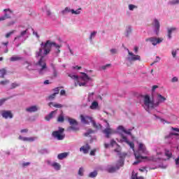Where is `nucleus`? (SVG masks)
<instances>
[{"label":"nucleus","mask_w":179,"mask_h":179,"mask_svg":"<svg viewBox=\"0 0 179 179\" xmlns=\"http://www.w3.org/2000/svg\"><path fill=\"white\" fill-rule=\"evenodd\" d=\"M3 118L8 120V118H13V115L10 110H3L1 113Z\"/></svg>","instance_id":"obj_11"},{"label":"nucleus","mask_w":179,"mask_h":179,"mask_svg":"<svg viewBox=\"0 0 179 179\" xmlns=\"http://www.w3.org/2000/svg\"><path fill=\"white\" fill-rule=\"evenodd\" d=\"M42 54L43 48H40L38 50H37L35 53L36 58L41 57L40 59L36 63V65L41 67L39 70L40 75H43L44 72H47V63H45V60H44V56H42Z\"/></svg>","instance_id":"obj_1"},{"label":"nucleus","mask_w":179,"mask_h":179,"mask_svg":"<svg viewBox=\"0 0 179 179\" xmlns=\"http://www.w3.org/2000/svg\"><path fill=\"white\" fill-rule=\"evenodd\" d=\"M57 111H58V110L50 112L49 115L45 117V120H46V121H50V120L54 117L55 114H57Z\"/></svg>","instance_id":"obj_17"},{"label":"nucleus","mask_w":179,"mask_h":179,"mask_svg":"<svg viewBox=\"0 0 179 179\" xmlns=\"http://www.w3.org/2000/svg\"><path fill=\"white\" fill-rule=\"evenodd\" d=\"M96 34H97V31H93L92 33H91L90 36V40H93V37H94V36H96Z\"/></svg>","instance_id":"obj_44"},{"label":"nucleus","mask_w":179,"mask_h":179,"mask_svg":"<svg viewBox=\"0 0 179 179\" xmlns=\"http://www.w3.org/2000/svg\"><path fill=\"white\" fill-rule=\"evenodd\" d=\"M143 101L144 106L148 108H155V107L159 106V102L155 103L153 101L150 100V96H149V95L143 96Z\"/></svg>","instance_id":"obj_4"},{"label":"nucleus","mask_w":179,"mask_h":179,"mask_svg":"<svg viewBox=\"0 0 179 179\" xmlns=\"http://www.w3.org/2000/svg\"><path fill=\"white\" fill-rule=\"evenodd\" d=\"M164 155L166 157H167L168 160L173 157V152H171V151L169 150L168 149H165Z\"/></svg>","instance_id":"obj_22"},{"label":"nucleus","mask_w":179,"mask_h":179,"mask_svg":"<svg viewBox=\"0 0 179 179\" xmlns=\"http://www.w3.org/2000/svg\"><path fill=\"white\" fill-rule=\"evenodd\" d=\"M104 122L107 124V128H106L104 130H103V133L105 134L106 138H110V135L113 134V130L111 128H110V124L107 120H104Z\"/></svg>","instance_id":"obj_10"},{"label":"nucleus","mask_w":179,"mask_h":179,"mask_svg":"<svg viewBox=\"0 0 179 179\" xmlns=\"http://www.w3.org/2000/svg\"><path fill=\"white\" fill-rule=\"evenodd\" d=\"M80 117L81 122L83 124H90V122H93V117L90 116L80 115Z\"/></svg>","instance_id":"obj_8"},{"label":"nucleus","mask_w":179,"mask_h":179,"mask_svg":"<svg viewBox=\"0 0 179 179\" xmlns=\"http://www.w3.org/2000/svg\"><path fill=\"white\" fill-rule=\"evenodd\" d=\"M52 167L55 169V170H60L61 169V165L59 163L55 162L52 164Z\"/></svg>","instance_id":"obj_32"},{"label":"nucleus","mask_w":179,"mask_h":179,"mask_svg":"<svg viewBox=\"0 0 179 179\" xmlns=\"http://www.w3.org/2000/svg\"><path fill=\"white\" fill-rule=\"evenodd\" d=\"M127 143V145H129L130 146V148H131V149H133V150H134V149H135V144L134 143L129 141Z\"/></svg>","instance_id":"obj_45"},{"label":"nucleus","mask_w":179,"mask_h":179,"mask_svg":"<svg viewBox=\"0 0 179 179\" xmlns=\"http://www.w3.org/2000/svg\"><path fill=\"white\" fill-rule=\"evenodd\" d=\"M97 107H99V103L95 101L92 103L91 106H90V108L91 110H96Z\"/></svg>","instance_id":"obj_24"},{"label":"nucleus","mask_w":179,"mask_h":179,"mask_svg":"<svg viewBox=\"0 0 179 179\" xmlns=\"http://www.w3.org/2000/svg\"><path fill=\"white\" fill-rule=\"evenodd\" d=\"M19 139H20V141H24V142H26V141L34 142L35 138L34 137L27 138V137H23L22 136H20Z\"/></svg>","instance_id":"obj_18"},{"label":"nucleus","mask_w":179,"mask_h":179,"mask_svg":"<svg viewBox=\"0 0 179 179\" xmlns=\"http://www.w3.org/2000/svg\"><path fill=\"white\" fill-rule=\"evenodd\" d=\"M91 134H94V130L90 129L86 133L84 134V136H89V135H90Z\"/></svg>","instance_id":"obj_34"},{"label":"nucleus","mask_w":179,"mask_h":179,"mask_svg":"<svg viewBox=\"0 0 179 179\" xmlns=\"http://www.w3.org/2000/svg\"><path fill=\"white\" fill-rule=\"evenodd\" d=\"M37 110H38V108L36 106H32L29 108H27L25 109V110L27 113H36V111H37Z\"/></svg>","instance_id":"obj_19"},{"label":"nucleus","mask_w":179,"mask_h":179,"mask_svg":"<svg viewBox=\"0 0 179 179\" xmlns=\"http://www.w3.org/2000/svg\"><path fill=\"white\" fill-rule=\"evenodd\" d=\"M57 96V94L53 93L52 94H50L48 99V100H54L55 99V97Z\"/></svg>","instance_id":"obj_42"},{"label":"nucleus","mask_w":179,"mask_h":179,"mask_svg":"<svg viewBox=\"0 0 179 179\" xmlns=\"http://www.w3.org/2000/svg\"><path fill=\"white\" fill-rule=\"evenodd\" d=\"M72 10H71V8H68V7H66L64 8V10L62 11V13L63 15H65L66 13H69V12H71Z\"/></svg>","instance_id":"obj_37"},{"label":"nucleus","mask_w":179,"mask_h":179,"mask_svg":"<svg viewBox=\"0 0 179 179\" xmlns=\"http://www.w3.org/2000/svg\"><path fill=\"white\" fill-rule=\"evenodd\" d=\"M138 8V6L134 5V4H130L129 5V10H134V9Z\"/></svg>","instance_id":"obj_43"},{"label":"nucleus","mask_w":179,"mask_h":179,"mask_svg":"<svg viewBox=\"0 0 179 179\" xmlns=\"http://www.w3.org/2000/svg\"><path fill=\"white\" fill-rule=\"evenodd\" d=\"M142 154L148 155V150H146V146H145L143 143H140L138 145V150L134 152V156L136 159V161L133 163L134 166L141 163L140 159L141 160L148 159V157H143L142 156Z\"/></svg>","instance_id":"obj_2"},{"label":"nucleus","mask_w":179,"mask_h":179,"mask_svg":"<svg viewBox=\"0 0 179 179\" xmlns=\"http://www.w3.org/2000/svg\"><path fill=\"white\" fill-rule=\"evenodd\" d=\"M172 55H173V58H176V57L177 55V50H172Z\"/></svg>","instance_id":"obj_58"},{"label":"nucleus","mask_w":179,"mask_h":179,"mask_svg":"<svg viewBox=\"0 0 179 179\" xmlns=\"http://www.w3.org/2000/svg\"><path fill=\"white\" fill-rule=\"evenodd\" d=\"M20 132H21V134L27 133V132H29V129H21Z\"/></svg>","instance_id":"obj_59"},{"label":"nucleus","mask_w":179,"mask_h":179,"mask_svg":"<svg viewBox=\"0 0 179 179\" xmlns=\"http://www.w3.org/2000/svg\"><path fill=\"white\" fill-rule=\"evenodd\" d=\"M92 127H93L94 128H96V129H101L102 126H101V124H100L99 123H96V122H94V120H93L92 122Z\"/></svg>","instance_id":"obj_28"},{"label":"nucleus","mask_w":179,"mask_h":179,"mask_svg":"<svg viewBox=\"0 0 179 179\" xmlns=\"http://www.w3.org/2000/svg\"><path fill=\"white\" fill-rule=\"evenodd\" d=\"M53 92H55V94H58L59 93V87H56L53 89Z\"/></svg>","instance_id":"obj_51"},{"label":"nucleus","mask_w":179,"mask_h":179,"mask_svg":"<svg viewBox=\"0 0 179 179\" xmlns=\"http://www.w3.org/2000/svg\"><path fill=\"white\" fill-rule=\"evenodd\" d=\"M114 152L117 153V155L120 156V159H124L125 156H127V154L125 153H121V147H118L117 148L114 150Z\"/></svg>","instance_id":"obj_14"},{"label":"nucleus","mask_w":179,"mask_h":179,"mask_svg":"<svg viewBox=\"0 0 179 179\" xmlns=\"http://www.w3.org/2000/svg\"><path fill=\"white\" fill-rule=\"evenodd\" d=\"M16 32V30H13L8 33H7L5 36L6 38H9L12 36V34H15Z\"/></svg>","instance_id":"obj_36"},{"label":"nucleus","mask_w":179,"mask_h":179,"mask_svg":"<svg viewBox=\"0 0 179 179\" xmlns=\"http://www.w3.org/2000/svg\"><path fill=\"white\" fill-rule=\"evenodd\" d=\"M179 0H172L169 1V5H178Z\"/></svg>","instance_id":"obj_41"},{"label":"nucleus","mask_w":179,"mask_h":179,"mask_svg":"<svg viewBox=\"0 0 179 179\" xmlns=\"http://www.w3.org/2000/svg\"><path fill=\"white\" fill-rule=\"evenodd\" d=\"M6 13L4 14L5 19H10L12 13H13V11L10 10L9 8H6L3 10Z\"/></svg>","instance_id":"obj_15"},{"label":"nucleus","mask_w":179,"mask_h":179,"mask_svg":"<svg viewBox=\"0 0 179 179\" xmlns=\"http://www.w3.org/2000/svg\"><path fill=\"white\" fill-rule=\"evenodd\" d=\"M65 93H66V92H65L64 90H62L60 91V95H61V96L65 95Z\"/></svg>","instance_id":"obj_63"},{"label":"nucleus","mask_w":179,"mask_h":179,"mask_svg":"<svg viewBox=\"0 0 179 179\" xmlns=\"http://www.w3.org/2000/svg\"><path fill=\"white\" fill-rule=\"evenodd\" d=\"M53 76H55V78H57V76H58V72L57 71V69L53 70Z\"/></svg>","instance_id":"obj_55"},{"label":"nucleus","mask_w":179,"mask_h":179,"mask_svg":"<svg viewBox=\"0 0 179 179\" xmlns=\"http://www.w3.org/2000/svg\"><path fill=\"white\" fill-rule=\"evenodd\" d=\"M119 169H120V166H117L116 167L111 166L108 169V173H115V171H117V170H118Z\"/></svg>","instance_id":"obj_27"},{"label":"nucleus","mask_w":179,"mask_h":179,"mask_svg":"<svg viewBox=\"0 0 179 179\" xmlns=\"http://www.w3.org/2000/svg\"><path fill=\"white\" fill-rule=\"evenodd\" d=\"M22 59H23V57L19 55L13 56L12 57L10 58V61L11 62H15L16 61H22Z\"/></svg>","instance_id":"obj_20"},{"label":"nucleus","mask_w":179,"mask_h":179,"mask_svg":"<svg viewBox=\"0 0 179 179\" xmlns=\"http://www.w3.org/2000/svg\"><path fill=\"white\" fill-rule=\"evenodd\" d=\"M8 99H0V106H2V104H3V103H5V101H6Z\"/></svg>","instance_id":"obj_54"},{"label":"nucleus","mask_w":179,"mask_h":179,"mask_svg":"<svg viewBox=\"0 0 179 179\" xmlns=\"http://www.w3.org/2000/svg\"><path fill=\"white\" fill-rule=\"evenodd\" d=\"M132 31V29L131 28V27H128L127 29V36H129V34H131Z\"/></svg>","instance_id":"obj_49"},{"label":"nucleus","mask_w":179,"mask_h":179,"mask_svg":"<svg viewBox=\"0 0 179 179\" xmlns=\"http://www.w3.org/2000/svg\"><path fill=\"white\" fill-rule=\"evenodd\" d=\"M80 10H82V8H79L77 10L71 9V12L73 15H80Z\"/></svg>","instance_id":"obj_30"},{"label":"nucleus","mask_w":179,"mask_h":179,"mask_svg":"<svg viewBox=\"0 0 179 179\" xmlns=\"http://www.w3.org/2000/svg\"><path fill=\"white\" fill-rule=\"evenodd\" d=\"M111 54L114 55V54H117V50L116 49H111L110 50Z\"/></svg>","instance_id":"obj_60"},{"label":"nucleus","mask_w":179,"mask_h":179,"mask_svg":"<svg viewBox=\"0 0 179 179\" xmlns=\"http://www.w3.org/2000/svg\"><path fill=\"white\" fill-rule=\"evenodd\" d=\"M128 54L130 57H127V59L130 62L132 61H141V56L134 55L132 52H129V50H128Z\"/></svg>","instance_id":"obj_9"},{"label":"nucleus","mask_w":179,"mask_h":179,"mask_svg":"<svg viewBox=\"0 0 179 179\" xmlns=\"http://www.w3.org/2000/svg\"><path fill=\"white\" fill-rule=\"evenodd\" d=\"M69 77L71 79H73L74 80H78V79H79V76L76 75L69 74Z\"/></svg>","instance_id":"obj_39"},{"label":"nucleus","mask_w":179,"mask_h":179,"mask_svg":"<svg viewBox=\"0 0 179 179\" xmlns=\"http://www.w3.org/2000/svg\"><path fill=\"white\" fill-rule=\"evenodd\" d=\"M68 152L60 153L57 155V159H59V160H63V159H66V157H68Z\"/></svg>","instance_id":"obj_21"},{"label":"nucleus","mask_w":179,"mask_h":179,"mask_svg":"<svg viewBox=\"0 0 179 179\" xmlns=\"http://www.w3.org/2000/svg\"><path fill=\"white\" fill-rule=\"evenodd\" d=\"M65 131V129L59 127V131H55L52 132V135L57 139V141H62L65 138V134H64V131Z\"/></svg>","instance_id":"obj_5"},{"label":"nucleus","mask_w":179,"mask_h":179,"mask_svg":"<svg viewBox=\"0 0 179 179\" xmlns=\"http://www.w3.org/2000/svg\"><path fill=\"white\" fill-rule=\"evenodd\" d=\"M9 83H10L9 80H1L0 81V85H1V86H5L8 85Z\"/></svg>","instance_id":"obj_38"},{"label":"nucleus","mask_w":179,"mask_h":179,"mask_svg":"<svg viewBox=\"0 0 179 179\" xmlns=\"http://www.w3.org/2000/svg\"><path fill=\"white\" fill-rule=\"evenodd\" d=\"M41 46L43 50V55H48V54L51 52V48H52V46L55 47V48L57 49V54H59V52H61V50H59V48H61L62 45L56 44L55 42L51 41L50 40H48L45 43H41Z\"/></svg>","instance_id":"obj_3"},{"label":"nucleus","mask_w":179,"mask_h":179,"mask_svg":"<svg viewBox=\"0 0 179 179\" xmlns=\"http://www.w3.org/2000/svg\"><path fill=\"white\" fill-rule=\"evenodd\" d=\"M53 107L56 108H62L63 106L61 103H55L53 104Z\"/></svg>","instance_id":"obj_47"},{"label":"nucleus","mask_w":179,"mask_h":179,"mask_svg":"<svg viewBox=\"0 0 179 179\" xmlns=\"http://www.w3.org/2000/svg\"><path fill=\"white\" fill-rule=\"evenodd\" d=\"M89 150H90V145H89V144H86L80 148V152L83 151L85 155H87Z\"/></svg>","instance_id":"obj_12"},{"label":"nucleus","mask_w":179,"mask_h":179,"mask_svg":"<svg viewBox=\"0 0 179 179\" xmlns=\"http://www.w3.org/2000/svg\"><path fill=\"white\" fill-rule=\"evenodd\" d=\"M157 100H158V103L159 104L160 103H163V101H166V98L164 96H163L162 94H157Z\"/></svg>","instance_id":"obj_25"},{"label":"nucleus","mask_w":179,"mask_h":179,"mask_svg":"<svg viewBox=\"0 0 179 179\" xmlns=\"http://www.w3.org/2000/svg\"><path fill=\"white\" fill-rule=\"evenodd\" d=\"M88 177H90V178H94L95 177H97V171H94L93 172H91Z\"/></svg>","instance_id":"obj_31"},{"label":"nucleus","mask_w":179,"mask_h":179,"mask_svg":"<svg viewBox=\"0 0 179 179\" xmlns=\"http://www.w3.org/2000/svg\"><path fill=\"white\" fill-rule=\"evenodd\" d=\"M154 27H155V31H156V34H159V30L160 29V22H159V20H157V19H155L154 20Z\"/></svg>","instance_id":"obj_13"},{"label":"nucleus","mask_w":179,"mask_h":179,"mask_svg":"<svg viewBox=\"0 0 179 179\" xmlns=\"http://www.w3.org/2000/svg\"><path fill=\"white\" fill-rule=\"evenodd\" d=\"M171 136H173V134H171V133H170L169 135H166L164 136V139H170V138H171Z\"/></svg>","instance_id":"obj_56"},{"label":"nucleus","mask_w":179,"mask_h":179,"mask_svg":"<svg viewBox=\"0 0 179 179\" xmlns=\"http://www.w3.org/2000/svg\"><path fill=\"white\" fill-rule=\"evenodd\" d=\"M65 121V118L64 117V115H60L57 117V122H64Z\"/></svg>","instance_id":"obj_35"},{"label":"nucleus","mask_w":179,"mask_h":179,"mask_svg":"<svg viewBox=\"0 0 179 179\" xmlns=\"http://www.w3.org/2000/svg\"><path fill=\"white\" fill-rule=\"evenodd\" d=\"M175 162H176V164L178 166V164H179V157L176 158L175 159Z\"/></svg>","instance_id":"obj_64"},{"label":"nucleus","mask_w":179,"mask_h":179,"mask_svg":"<svg viewBox=\"0 0 179 179\" xmlns=\"http://www.w3.org/2000/svg\"><path fill=\"white\" fill-rule=\"evenodd\" d=\"M78 176H83V168H80L78 170Z\"/></svg>","instance_id":"obj_50"},{"label":"nucleus","mask_w":179,"mask_h":179,"mask_svg":"<svg viewBox=\"0 0 179 179\" xmlns=\"http://www.w3.org/2000/svg\"><path fill=\"white\" fill-rule=\"evenodd\" d=\"M117 129H118L119 131H122V132H124V131H125V128H124L122 126H119V127H117Z\"/></svg>","instance_id":"obj_53"},{"label":"nucleus","mask_w":179,"mask_h":179,"mask_svg":"<svg viewBox=\"0 0 179 179\" xmlns=\"http://www.w3.org/2000/svg\"><path fill=\"white\" fill-rule=\"evenodd\" d=\"M82 76L80 77L85 82L87 80H92V78H90L86 73L80 72Z\"/></svg>","instance_id":"obj_16"},{"label":"nucleus","mask_w":179,"mask_h":179,"mask_svg":"<svg viewBox=\"0 0 179 179\" xmlns=\"http://www.w3.org/2000/svg\"><path fill=\"white\" fill-rule=\"evenodd\" d=\"M95 155H96V149H94V150H91L90 155L91 156H95Z\"/></svg>","instance_id":"obj_57"},{"label":"nucleus","mask_w":179,"mask_h":179,"mask_svg":"<svg viewBox=\"0 0 179 179\" xmlns=\"http://www.w3.org/2000/svg\"><path fill=\"white\" fill-rule=\"evenodd\" d=\"M27 34V29L21 31L20 35L16 36V37L14 38V41H16V40H17V38H20V37H23V36H26Z\"/></svg>","instance_id":"obj_29"},{"label":"nucleus","mask_w":179,"mask_h":179,"mask_svg":"<svg viewBox=\"0 0 179 179\" xmlns=\"http://www.w3.org/2000/svg\"><path fill=\"white\" fill-rule=\"evenodd\" d=\"M19 86H20V84L17 83H13L11 84V87L10 89H15V87H19Z\"/></svg>","instance_id":"obj_40"},{"label":"nucleus","mask_w":179,"mask_h":179,"mask_svg":"<svg viewBox=\"0 0 179 179\" xmlns=\"http://www.w3.org/2000/svg\"><path fill=\"white\" fill-rule=\"evenodd\" d=\"M122 139L123 142H125L126 143H127L129 141H128V138H127V136H124L122 134Z\"/></svg>","instance_id":"obj_48"},{"label":"nucleus","mask_w":179,"mask_h":179,"mask_svg":"<svg viewBox=\"0 0 179 179\" xmlns=\"http://www.w3.org/2000/svg\"><path fill=\"white\" fill-rule=\"evenodd\" d=\"M171 82H178V78L177 77H173L171 80Z\"/></svg>","instance_id":"obj_61"},{"label":"nucleus","mask_w":179,"mask_h":179,"mask_svg":"<svg viewBox=\"0 0 179 179\" xmlns=\"http://www.w3.org/2000/svg\"><path fill=\"white\" fill-rule=\"evenodd\" d=\"M176 30L177 28L176 27H171L168 29V38H171V33H173V31H176Z\"/></svg>","instance_id":"obj_26"},{"label":"nucleus","mask_w":179,"mask_h":179,"mask_svg":"<svg viewBox=\"0 0 179 179\" xmlns=\"http://www.w3.org/2000/svg\"><path fill=\"white\" fill-rule=\"evenodd\" d=\"M157 59H158V60L154 61V62H152V63L150 64L151 66H153V65H155V64L159 62V61H160V57H159V56H157Z\"/></svg>","instance_id":"obj_52"},{"label":"nucleus","mask_w":179,"mask_h":179,"mask_svg":"<svg viewBox=\"0 0 179 179\" xmlns=\"http://www.w3.org/2000/svg\"><path fill=\"white\" fill-rule=\"evenodd\" d=\"M115 143H117V142H115V141L114 139L110 141L111 146H114V145H115Z\"/></svg>","instance_id":"obj_62"},{"label":"nucleus","mask_w":179,"mask_h":179,"mask_svg":"<svg viewBox=\"0 0 179 179\" xmlns=\"http://www.w3.org/2000/svg\"><path fill=\"white\" fill-rule=\"evenodd\" d=\"M68 121L71 125L69 127V131H79V128L78 127V121L76 120L69 117Z\"/></svg>","instance_id":"obj_6"},{"label":"nucleus","mask_w":179,"mask_h":179,"mask_svg":"<svg viewBox=\"0 0 179 179\" xmlns=\"http://www.w3.org/2000/svg\"><path fill=\"white\" fill-rule=\"evenodd\" d=\"M6 68H3L0 69V78L3 79L5 78V75L7 73Z\"/></svg>","instance_id":"obj_23"},{"label":"nucleus","mask_w":179,"mask_h":179,"mask_svg":"<svg viewBox=\"0 0 179 179\" xmlns=\"http://www.w3.org/2000/svg\"><path fill=\"white\" fill-rule=\"evenodd\" d=\"M131 179H144V178L142 176L138 177V173H134L133 172L131 175Z\"/></svg>","instance_id":"obj_33"},{"label":"nucleus","mask_w":179,"mask_h":179,"mask_svg":"<svg viewBox=\"0 0 179 179\" xmlns=\"http://www.w3.org/2000/svg\"><path fill=\"white\" fill-rule=\"evenodd\" d=\"M145 41H150L152 45H157V44H160L162 41H163V38H156V37H151L145 39Z\"/></svg>","instance_id":"obj_7"},{"label":"nucleus","mask_w":179,"mask_h":179,"mask_svg":"<svg viewBox=\"0 0 179 179\" xmlns=\"http://www.w3.org/2000/svg\"><path fill=\"white\" fill-rule=\"evenodd\" d=\"M110 66H111V64H106L105 66H101V69L106 71V69H107V68H110Z\"/></svg>","instance_id":"obj_46"}]
</instances>
